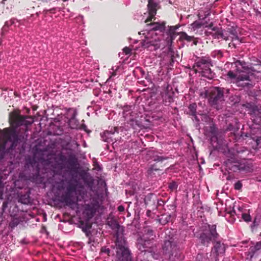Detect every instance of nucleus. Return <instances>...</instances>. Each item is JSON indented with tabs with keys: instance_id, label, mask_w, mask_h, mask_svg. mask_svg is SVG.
I'll return each instance as SVG.
<instances>
[{
	"instance_id": "1",
	"label": "nucleus",
	"mask_w": 261,
	"mask_h": 261,
	"mask_svg": "<svg viewBox=\"0 0 261 261\" xmlns=\"http://www.w3.org/2000/svg\"><path fill=\"white\" fill-rule=\"evenodd\" d=\"M9 123L11 128H6L3 130V138L7 141H10V149L15 148L18 140L16 128L21 126L28 127L32 124L34 120L32 117L23 116L20 114L19 111H14L9 114Z\"/></svg>"
},
{
	"instance_id": "2",
	"label": "nucleus",
	"mask_w": 261,
	"mask_h": 261,
	"mask_svg": "<svg viewBox=\"0 0 261 261\" xmlns=\"http://www.w3.org/2000/svg\"><path fill=\"white\" fill-rule=\"evenodd\" d=\"M163 254L168 261L182 260L184 255L177 245V243L173 237L166 238L162 246Z\"/></svg>"
},
{
	"instance_id": "3",
	"label": "nucleus",
	"mask_w": 261,
	"mask_h": 261,
	"mask_svg": "<svg viewBox=\"0 0 261 261\" xmlns=\"http://www.w3.org/2000/svg\"><path fill=\"white\" fill-rule=\"evenodd\" d=\"M116 256L119 261H133L132 253L127 246V243L124 237H118L115 240Z\"/></svg>"
},
{
	"instance_id": "4",
	"label": "nucleus",
	"mask_w": 261,
	"mask_h": 261,
	"mask_svg": "<svg viewBox=\"0 0 261 261\" xmlns=\"http://www.w3.org/2000/svg\"><path fill=\"white\" fill-rule=\"evenodd\" d=\"M212 66V60L210 57H202L197 59L193 68L196 73H200L202 76L211 80L215 75L210 68Z\"/></svg>"
},
{
	"instance_id": "5",
	"label": "nucleus",
	"mask_w": 261,
	"mask_h": 261,
	"mask_svg": "<svg viewBox=\"0 0 261 261\" xmlns=\"http://www.w3.org/2000/svg\"><path fill=\"white\" fill-rule=\"evenodd\" d=\"M225 163L227 169L234 172L247 173L251 172L253 170L252 164L245 160L239 161L230 158L227 159Z\"/></svg>"
},
{
	"instance_id": "6",
	"label": "nucleus",
	"mask_w": 261,
	"mask_h": 261,
	"mask_svg": "<svg viewBox=\"0 0 261 261\" xmlns=\"http://www.w3.org/2000/svg\"><path fill=\"white\" fill-rule=\"evenodd\" d=\"M220 237L217 232L216 225H208L207 227L204 229L199 234L198 239L200 243L203 246L208 247L211 242L214 243Z\"/></svg>"
},
{
	"instance_id": "7",
	"label": "nucleus",
	"mask_w": 261,
	"mask_h": 261,
	"mask_svg": "<svg viewBox=\"0 0 261 261\" xmlns=\"http://www.w3.org/2000/svg\"><path fill=\"white\" fill-rule=\"evenodd\" d=\"M57 168L60 170H63L65 168L64 163H66L68 165L67 168L71 171L76 172V165L77 164V160L75 155L73 154L70 153L68 155V158L63 154L60 153L57 156Z\"/></svg>"
},
{
	"instance_id": "8",
	"label": "nucleus",
	"mask_w": 261,
	"mask_h": 261,
	"mask_svg": "<svg viewBox=\"0 0 261 261\" xmlns=\"http://www.w3.org/2000/svg\"><path fill=\"white\" fill-rule=\"evenodd\" d=\"M205 94L210 104L213 107H216L218 104L224 101L220 87H214L206 91Z\"/></svg>"
},
{
	"instance_id": "9",
	"label": "nucleus",
	"mask_w": 261,
	"mask_h": 261,
	"mask_svg": "<svg viewBox=\"0 0 261 261\" xmlns=\"http://www.w3.org/2000/svg\"><path fill=\"white\" fill-rule=\"evenodd\" d=\"M243 107L246 109L251 116L252 121L254 124H261V107L258 108L254 103L247 102L243 105Z\"/></svg>"
},
{
	"instance_id": "10",
	"label": "nucleus",
	"mask_w": 261,
	"mask_h": 261,
	"mask_svg": "<svg viewBox=\"0 0 261 261\" xmlns=\"http://www.w3.org/2000/svg\"><path fill=\"white\" fill-rule=\"evenodd\" d=\"M255 71H241L236 77V84L239 87H246L252 86V80Z\"/></svg>"
},
{
	"instance_id": "11",
	"label": "nucleus",
	"mask_w": 261,
	"mask_h": 261,
	"mask_svg": "<svg viewBox=\"0 0 261 261\" xmlns=\"http://www.w3.org/2000/svg\"><path fill=\"white\" fill-rule=\"evenodd\" d=\"M76 190V185L73 184H69L66 187L65 192L61 195V201L67 205H71L75 203L74 194Z\"/></svg>"
},
{
	"instance_id": "12",
	"label": "nucleus",
	"mask_w": 261,
	"mask_h": 261,
	"mask_svg": "<svg viewBox=\"0 0 261 261\" xmlns=\"http://www.w3.org/2000/svg\"><path fill=\"white\" fill-rule=\"evenodd\" d=\"M164 88L161 94L163 101L165 103V105H167L173 102L174 92L173 91L172 88L168 84L164 85Z\"/></svg>"
},
{
	"instance_id": "13",
	"label": "nucleus",
	"mask_w": 261,
	"mask_h": 261,
	"mask_svg": "<svg viewBox=\"0 0 261 261\" xmlns=\"http://www.w3.org/2000/svg\"><path fill=\"white\" fill-rule=\"evenodd\" d=\"M158 4L154 2L153 0H148L147 5V9L148 16L145 20V23H148L152 21V20H155V16L156 14L157 10L159 9Z\"/></svg>"
},
{
	"instance_id": "14",
	"label": "nucleus",
	"mask_w": 261,
	"mask_h": 261,
	"mask_svg": "<svg viewBox=\"0 0 261 261\" xmlns=\"http://www.w3.org/2000/svg\"><path fill=\"white\" fill-rule=\"evenodd\" d=\"M159 162L154 163L148 167L147 170V174L148 177L153 178L156 176H160L163 174V168L165 167V165L159 166Z\"/></svg>"
},
{
	"instance_id": "15",
	"label": "nucleus",
	"mask_w": 261,
	"mask_h": 261,
	"mask_svg": "<svg viewBox=\"0 0 261 261\" xmlns=\"http://www.w3.org/2000/svg\"><path fill=\"white\" fill-rule=\"evenodd\" d=\"M99 207L97 200L93 199L90 203L86 204L84 213L89 219L92 218Z\"/></svg>"
},
{
	"instance_id": "16",
	"label": "nucleus",
	"mask_w": 261,
	"mask_h": 261,
	"mask_svg": "<svg viewBox=\"0 0 261 261\" xmlns=\"http://www.w3.org/2000/svg\"><path fill=\"white\" fill-rule=\"evenodd\" d=\"M107 224L111 228L116 231L115 234L114 236L115 239H118V237L121 236L122 237H124L123 228L120 226V225L116 220L113 218L109 219L107 221Z\"/></svg>"
},
{
	"instance_id": "17",
	"label": "nucleus",
	"mask_w": 261,
	"mask_h": 261,
	"mask_svg": "<svg viewBox=\"0 0 261 261\" xmlns=\"http://www.w3.org/2000/svg\"><path fill=\"white\" fill-rule=\"evenodd\" d=\"M218 240L213 243L214 246L212 248V252L216 256V257L223 255L226 249L225 244Z\"/></svg>"
},
{
	"instance_id": "18",
	"label": "nucleus",
	"mask_w": 261,
	"mask_h": 261,
	"mask_svg": "<svg viewBox=\"0 0 261 261\" xmlns=\"http://www.w3.org/2000/svg\"><path fill=\"white\" fill-rule=\"evenodd\" d=\"M150 23H146V27L150 31H158L160 32H164L166 29V22L162 21L161 22L150 21Z\"/></svg>"
},
{
	"instance_id": "19",
	"label": "nucleus",
	"mask_w": 261,
	"mask_h": 261,
	"mask_svg": "<svg viewBox=\"0 0 261 261\" xmlns=\"http://www.w3.org/2000/svg\"><path fill=\"white\" fill-rule=\"evenodd\" d=\"M212 31L214 32V34H213V38L217 39L222 38L225 40L228 39V37L224 34L223 30L221 28H213Z\"/></svg>"
},
{
	"instance_id": "20",
	"label": "nucleus",
	"mask_w": 261,
	"mask_h": 261,
	"mask_svg": "<svg viewBox=\"0 0 261 261\" xmlns=\"http://www.w3.org/2000/svg\"><path fill=\"white\" fill-rule=\"evenodd\" d=\"M175 219V214L163 215L162 217L158 219L159 222L164 225L169 222H172Z\"/></svg>"
},
{
	"instance_id": "21",
	"label": "nucleus",
	"mask_w": 261,
	"mask_h": 261,
	"mask_svg": "<svg viewBox=\"0 0 261 261\" xmlns=\"http://www.w3.org/2000/svg\"><path fill=\"white\" fill-rule=\"evenodd\" d=\"M176 37V35H174L173 34H171V33L168 31L166 30L165 32V41H166V44L168 46H171L172 45L173 41Z\"/></svg>"
},
{
	"instance_id": "22",
	"label": "nucleus",
	"mask_w": 261,
	"mask_h": 261,
	"mask_svg": "<svg viewBox=\"0 0 261 261\" xmlns=\"http://www.w3.org/2000/svg\"><path fill=\"white\" fill-rule=\"evenodd\" d=\"M239 212H240L241 218L245 222H249L251 221V218L250 214L247 212V210L240 206L238 207Z\"/></svg>"
},
{
	"instance_id": "23",
	"label": "nucleus",
	"mask_w": 261,
	"mask_h": 261,
	"mask_svg": "<svg viewBox=\"0 0 261 261\" xmlns=\"http://www.w3.org/2000/svg\"><path fill=\"white\" fill-rule=\"evenodd\" d=\"M4 140H5L4 143L0 146V151H2L4 153V154H5L6 153H10L15 148L10 149V151H8L9 150V148L10 147V141H7L4 138Z\"/></svg>"
},
{
	"instance_id": "24",
	"label": "nucleus",
	"mask_w": 261,
	"mask_h": 261,
	"mask_svg": "<svg viewBox=\"0 0 261 261\" xmlns=\"http://www.w3.org/2000/svg\"><path fill=\"white\" fill-rule=\"evenodd\" d=\"M156 197L153 194H148L144 198V202L146 205H153L155 204Z\"/></svg>"
},
{
	"instance_id": "25",
	"label": "nucleus",
	"mask_w": 261,
	"mask_h": 261,
	"mask_svg": "<svg viewBox=\"0 0 261 261\" xmlns=\"http://www.w3.org/2000/svg\"><path fill=\"white\" fill-rule=\"evenodd\" d=\"M68 125L71 129H78L79 128V121L76 117L69 118Z\"/></svg>"
},
{
	"instance_id": "26",
	"label": "nucleus",
	"mask_w": 261,
	"mask_h": 261,
	"mask_svg": "<svg viewBox=\"0 0 261 261\" xmlns=\"http://www.w3.org/2000/svg\"><path fill=\"white\" fill-rule=\"evenodd\" d=\"M237 63L241 65L242 68L245 70H247V71H256L257 72H259V71H258L257 69H255L254 66L252 65H246V63L244 61H238Z\"/></svg>"
},
{
	"instance_id": "27",
	"label": "nucleus",
	"mask_w": 261,
	"mask_h": 261,
	"mask_svg": "<svg viewBox=\"0 0 261 261\" xmlns=\"http://www.w3.org/2000/svg\"><path fill=\"white\" fill-rule=\"evenodd\" d=\"M180 35L179 40L181 41H186L188 42H191L194 40V36H189L186 32H181L179 33Z\"/></svg>"
},
{
	"instance_id": "28",
	"label": "nucleus",
	"mask_w": 261,
	"mask_h": 261,
	"mask_svg": "<svg viewBox=\"0 0 261 261\" xmlns=\"http://www.w3.org/2000/svg\"><path fill=\"white\" fill-rule=\"evenodd\" d=\"M146 241L142 238H138L137 240V248L141 251H145Z\"/></svg>"
},
{
	"instance_id": "29",
	"label": "nucleus",
	"mask_w": 261,
	"mask_h": 261,
	"mask_svg": "<svg viewBox=\"0 0 261 261\" xmlns=\"http://www.w3.org/2000/svg\"><path fill=\"white\" fill-rule=\"evenodd\" d=\"M189 109V114L194 117V118L197 120V105L196 103H192L190 104L188 107Z\"/></svg>"
},
{
	"instance_id": "30",
	"label": "nucleus",
	"mask_w": 261,
	"mask_h": 261,
	"mask_svg": "<svg viewBox=\"0 0 261 261\" xmlns=\"http://www.w3.org/2000/svg\"><path fill=\"white\" fill-rule=\"evenodd\" d=\"M168 159L167 157H164L163 156H156L154 158L153 161L155 162V163L159 162V166H161L162 165H165V166L166 165V163L165 162Z\"/></svg>"
},
{
	"instance_id": "31",
	"label": "nucleus",
	"mask_w": 261,
	"mask_h": 261,
	"mask_svg": "<svg viewBox=\"0 0 261 261\" xmlns=\"http://www.w3.org/2000/svg\"><path fill=\"white\" fill-rule=\"evenodd\" d=\"M67 110V117H69V118H72L76 117L77 112L75 109L71 108H68L66 109Z\"/></svg>"
},
{
	"instance_id": "32",
	"label": "nucleus",
	"mask_w": 261,
	"mask_h": 261,
	"mask_svg": "<svg viewBox=\"0 0 261 261\" xmlns=\"http://www.w3.org/2000/svg\"><path fill=\"white\" fill-rule=\"evenodd\" d=\"M26 165H27V166H28V167H29L30 166H31L33 168L35 167H36V172L39 173V168L38 167V166L36 162L35 161V160H33V159H30L29 160H28L27 161Z\"/></svg>"
},
{
	"instance_id": "33",
	"label": "nucleus",
	"mask_w": 261,
	"mask_h": 261,
	"mask_svg": "<svg viewBox=\"0 0 261 261\" xmlns=\"http://www.w3.org/2000/svg\"><path fill=\"white\" fill-rule=\"evenodd\" d=\"M261 249V241L256 243V245L254 246H251L249 248L250 252L252 254Z\"/></svg>"
},
{
	"instance_id": "34",
	"label": "nucleus",
	"mask_w": 261,
	"mask_h": 261,
	"mask_svg": "<svg viewBox=\"0 0 261 261\" xmlns=\"http://www.w3.org/2000/svg\"><path fill=\"white\" fill-rule=\"evenodd\" d=\"M211 56L219 60L223 57V53L221 50H215L211 53Z\"/></svg>"
},
{
	"instance_id": "35",
	"label": "nucleus",
	"mask_w": 261,
	"mask_h": 261,
	"mask_svg": "<svg viewBox=\"0 0 261 261\" xmlns=\"http://www.w3.org/2000/svg\"><path fill=\"white\" fill-rule=\"evenodd\" d=\"M114 134V132H112V131H109L106 130L103 133V135L105 137V139H104V140L106 142H109L110 141L109 140H111V141H113L112 138V135Z\"/></svg>"
},
{
	"instance_id": "36",
	"label": "nucleus",
	"mask_w": 261,
	"mask_h": 261,
	"mask_svg": "<svg viewBox=\"0 0 261 261\" xmlns=\"http://www.w3.org/2000/svg\"><path fill=\"white\" fill-rule=\"evenodd\" d=\"M229 30L230 34L232 36L231 37L232 40H239L240 42H241V41L239 40V38L238 37V33L236 30L232 28L229 29Z\"/></svg>"
},
{
	"instance_id": "37",
	"label": "nucleus",
	"mask_w": 261,
	"mask_h": 261,
	"mask_svg": "<svg viewBox=\"0 0 261 261\" xmlns=\"http://www.w3.org/2000/svg\"><path fill=\"white\" fill-rule=\"evenodd\" d=\"M178 187V184L174 181H172L168 184V188L170 191L173 192L176 190Z\"/></svg>"
},
{
	"instance_id": "38",
	"label": "nucleus",
	"mask_w": 261,
	"mask_h": 261,
	"mask_svg": "<svg viewBox=\"0 0 261 261\" xmlns=\"http://www.w3.org/2000/svg\"><path fill=\"white\" fill-rule=\"evenodd\" d=\"M210 132L211 134L212 138H216L217 139V129L215 126H212L210 127Z\"/></svg>"
},
{
	"instance_id": "39",
	"label": "nucleus",
	"mask_w": 261,
	"mask_h": 261,
	"mask_svg": "<svg viewBox=\"0 0 261 261\" xmlns=\"http://www.w3.org/2000/svg\"><path fill=\"white\" fill-rule=\"evenodd\" d=\"M179 28V26L178 25H173V26H168V29L167 30L169 32H171V34H173L174 35L177 36L179 33H177L176 31Z\"/></svg>"
},
{
	"instance_id": "40",
	"label": "nucleus",
	"mask_w": 261,
	"mask_h": 261,
	"mask_svg": "<svg viewBox=\"0 0 261 261\" xmlns=\"http://www.w3.org/2000/svg\"><path fill=\"white\" fill-rule=\"evenodd\" d=\"M19 223V220L17 218H14L10 223V226L12 228H14L17 226Z\"/></svg>"
},
{
	"instance_id": "41",
	"label": "nucleus",
	"mask_w": 261,
	"mask_h": 261,
	"mask_svg": "<svg viewBox=\"0 0 261 261\" xmlns=\"http://www.w3.org/2000/svg\"><path fill=\"white\" fill-rule=\"evenodd\" d=\"M205 23H201L197 21H194L192 24V26L193 28L198 29H200L202 25H204Z\"/></svg>"
},
{
	"instance_id": "42",
	"label": "nucleus",
	"mask_w": 261,
	"mask_h": 261,
	"mask_svg": "<svg viewBox=\"0 0 261 261\" xmlns=\"http://www.w3.org/2000/svg\"><path fill=\"white\" fill-rule=\"evenodd\" d=\"M220 89L224 98L225 96H228V95L229 94L230 92V90L229 89L220 87Z\"/></svg>"
},
{
	"instance_id": "43",
	"label": "nucleus",
	"mask_w": 261,
	"mask_h": 261,
	"mask_svg": "<svg viewBox=\"0 0 261 261\" xmlns=\"http://www.w3.org/2000/svg\"><path fill=\"white\" fill-rule=\"evenodd\" d=\"M227 75L228 77L230 79H235V81L236 80V77L237 76V75L236 74L232 71H229L227 72Z\"/></svg>"
},
{
	"instance_id": "44",
	"label": "nucleus",
	"mask_w": 261,
	"mask_h": 261,
	"mask_svg": "<svg viewBox=\"0 0 261 261\" xmlns=\"http://www.w3.org/2000/svg\"><path fill=\"white\" fill-rule=\"evenodd\" d=\"M150 42L149 41V39L147 38L146 40H142L141 43L142 46L144 47L147 48L149 46V44Z\"/></svg>"
},
{
	"instance_id": "45",
	"label": "nucleus",
	"mask_w": 261,
	"mask_h": 261,
	"mask_svg": "<svg viewBox=\"0 0 261 261\" xmlns=\"http://www.w3.org/2000/svg\"><path fill=\"white\" fill-rule=\"evenodd\" d=\"M206 260V258L202 254H198L196 256V261H205Z\"/></svg>"
},
{
	"instance_id": "46",
	"label": "nucleus",
	"mask_w": 261,
	"mask_h": 261,
	"mask_svg": "<svg viewBox=\"0 0 261 261\" xmlns=\"http://www.w3.org/2000/svg\"><path fill=\"white\" fill-rule=\"evenodd\" d=\"M242 187V184L240 181H238L237 182L235 183V184L234 185V189H236L237 190H241Z\"/></svg>"
},
{
	"instance_id": "47",
	"label": "nucleus",
	"mask_w": 261,
	"mask_h": 261,
	"mask_svg": "<svg viewBox=\"0 0 261 261\" xmlns=\"http://www.w3.org/2000/svg\"><path fill=\"white\" fill-rule=\"evenodd\" d=\"M246 152H248V150H247L244 147H240L237 150V152L238 155L242 154Z\"/></svg>"
},
{
	"instance_id": "48",
	"label": "nucleus",
	"mask_w": 261,
	"mask_h": 261,
	"mask_svg": "<svg viewBox=\"0 0 261 261\" xmlns=\"http://www.w3.org/2000/svg\"><path fill=\"white\" fill-rule=\"evenodd\" d=\"M145 232L146 234H148L149 237H152L153 236V231L151 229H146Z\"/></svg>"
},
{
	"instance_id": "49",
	"label": "nucleus",
	"mask_w": 261,
	"mask_h": 261,
	"mask_svg": "<svg viewBox=\"0 0 261 261\" xmlns=\"http://www.w3.org/2000/svg\"><path fill=\"white\" fill-rule=\"evenodd\" d=\"M101 252L105 253L108 255H110V250L106 247H102L101 249Z\"/></svg>"
},
{
	"instance_id": "50",
	"label": "nucleus",
	"mask_w": 261,
	"mask_h": 261,
	"mask_svg": "<svg viewBox=\"0 0 261 261\" xmlns=\"http://www.w3.org/2000/svg\"><path fill=\"white\" fill-rule=\"evenodd\" d=\"M123 51L125 53V55H128V54H130L132 50L128 47H125L123 49Z\"/></svg>"
},
{
	"instance_id": "51",
	"label": "nucleus",
	"mask_w": 261,
	"mask_h": 261,
	"mask_svg": "<svg viewBox=\"0 0 261 261\" xmlns=\"http://www.w3.org/2000/svg\"><path fill=\"white\" fill-rule=\"evenodd\" d=\"M218 27H214V24L213 22H211L208 25H204V28H208L210 30H211V31H212V29L213 28H217Z\"/></svg>"
},
{
	"instance_id": "52",
	"label": "nucleus",
	"mask_w": 261,
	"mask_h": 261,
	"mask_svg": "<svg viewBox=\"0 0 261 261\" xmlns=\"http://www.w3.org/2000/svg\"><path fill=\"white\" fill-rule=\"evenodd\" d=\"M226 129L228 131L233 130H234V127L232 124L230 123L228 125Z\"/></svg>"
},
{
	"instance_id": "53",
	"label": "nucleus",
	"mask_w": 261,
	"mask_h": 261,
	"mask_svg": "<svg viewBox=\"0 0 261 261\" xmlns=\"http://www.w3.org/2000/svg\"><path fill=\"white\" fill-rule=\"evenodd\" d=\"M168 207H169V209L170 210H173L174 212L175 211V209H176V205L173 203V204H170L169 205H168Z\"/></svg>"
},
{
	"instance_id": "54",
	"label": "nucleus",
	"mask_w": 261,
	"mask_h": 261,
	"mask_svg": "<svg viewBox=\"0 0 261 261\" xmlns=\"http://www.w3.org/2000/svg\"><path fill=\"white\" fill-rule=\"evenodd\" d=\"M87 126L85 124H82V125H79V128L78 129H83L86 131Z\"/></svg>"
},
{
	"instance_id": "55",
	"label": "nucleus",
	"mask_w": 261,
	"mask_h": 261,
	"mask_svg": "<svg viewBox=\"0 0 261 261\" xmlns=\"http://www.w3.org/2000/svg\"><path fill=\"white\" fill-rule=\"evenodd\" d=\"M205 34L207 36L210 35V36H212L213 37V34H214V32L212 31H206L205 32Z\"/></svg>"
},
{
	"instance_id": "56",
	"label": "nucleus",
	"mask_w": 261,
	"mask_h": 261,
	"mask_svg": "<svg viewBox=\"0 0 261 261\" xmlns=\"http://www.w3.org/2000/svg\"><path fill=\"white\" fill-rule=\"evenodd\" d=\"M93 165L95 166V169H96L97 170H100V166L97 162L94 163Z\"/></svg>"
},
{
	"instance_id": "57",
	"label": "nucleus",
	"mask_w": 261,
	"mask_h": 261,
	"mask_svg": "<svg viewBox=\"0 0 261 261\" xmlns=\"http://www.w3.org/2000/svg\"><path fill=\"white\" fill-rule=\"evenodd\" d=\"M257 64H254L253 65L254 66H257V65H258L259 67L258 68V69L257 70L258 71H259L258 70L260 69V68L261 67V61H257Z\"/></svg>"
},
{
	"instance_id": "58",
	"label": "nucleus",
	"mask_w": 261,
	"mask_h": 261,
	"mask_svg": "<svg viewBox=\"0 0 261 261\" xmlns=\"http://www.w3.org/2000/svg\"><path fill=\"white\" fill-rule=\"evenodd\" d=\"M193 41V44L195 45H197V43H198V40H197V38H195L194 37V40H192Z\"/></svg>"
},
{
	"instance_id": "59",
	"label": "nucleus",
	"mask_w": 261,
	"mask_h": 261,
	"mask_svg": "<svg viewBox=\"0 0 261 261\" xmlns=\"http://www.w3.org/2000/svg\"><path fill=\"white\" fill-rule=\"evenodd\" d=\"M118 210L119 211V212H123L124 211V208L123 206L122 205H120V206H119L118 207Z\"/></svg>"
},
{
	"instance_id": "60",
	"label": "nucleus",
	"mask_w": 261,
	"mask_h": 261,
	"mask_svg": "<svg viewBox=\"0 0 261 261\" xmlns=\"http://www.w3.org/2000/svg\"><path fill=\"white\" fill-rule=\"evenodd\" d=\"M229 213L231 216L236 215L237 211L233 209L232 211L230 212Z\"/></svg>"
},
{
	"instance_id": "61",
	"label": "nucleus",
	"mask_w": 261,
	"mask_h": 261,
	"mask_svg": "<svg viewBox=\"0 0 261 261\" xmlns=\"http://www.w3.org/2000/svg\"><path fill=\"white\" fill-rule=\"evenodd\" d=\"M7 206V203L6 202H4L3 203V208L4 209Z\"/></svg>"
},
{
	"instance_id": "62",
	"label": "nucleus",
	"mask_w": 261,
	"mask_h": 261,
	"mask_svg": "<svg viewBox=\"0 0 261 261\" xmlns=\"http://www.w3.org/2000/svg\"><path fill=\"white\" fill-rule=\"evenodd\" d=\"M151 212L150 210H148L146 212V215L147 216L150 217L151 215Z\"/></svg>"
},
{
	"instance_id": "63",
	"label": "nucleus",
	"mask_w": 261,
	"mask_h": 261,
	"mask_svg": "<svg viewBox=\"0 0 261 261\" xmlns=\"http://www.w3.org/2000/svg\"><path fill=\"white\" fill-rule=\"evenodd\" d=\"M236 216H237V217H238V218H241V214H240V212H239V211H238V210L237 211Z\"/></svg>"
},
{
	"instance_id": "64",
	"label": "nucleus",
	"mask_w": 261,
	"mask_h": 261,
	"mask_svg": "<svg viewBox=\"0 0 261 261\" xmlns=\"http://www.w3.org/2000/svg\"><path fill=\"white\" fill-rule=\"evenodd\" d=\"M73 143L75 145H76L77 147L79 146V144L77 143V142L76 141H74L73 142Z\"/></svg>"
}]
</instances>
